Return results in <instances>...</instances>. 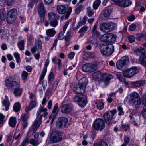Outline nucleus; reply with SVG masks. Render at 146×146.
<instances>
[{
	"instance_id": "49",
	"label": "nucleus",
	"mask_w": 146,
	"mask_h": 146,
	"mask_svg": "<svg viewBox=\"0 0 146 146\" xmlns=\"http://www.w3.org/2000/svg\"><path fill=\"white\" fill-rule=\"evenodd\" d=\"M120 128L123 130L127 131L129 129V126L128 125H123L120 127Z\"/></svg>"
},
{
	"instance_id": "61",
	"label": "nucleus",
	"mask_w": 146,
	"mask_h": 146,
	"mask_svg": "<svg viewBox=\"0 0 146 146\" xmlns=\"http://www.w3.org/2000/svg\"><path fill=\"white\" fill-rule=\"evenodd\" d=\"M117 78L121 82L123 81V78L122 77L121 75L119 73H117Z\"/></svg>"
},
{
	"instance_id": "64",
	"label": "nucleus",
	"mask_w": 146,
	"mask_h": 146,
	"mask_svg": "<svg viewBox=\"0 0 146 146\" xmlns=\"http://www.w3.org/2000/svg\"><path fill=\"white\" fill-rule=\"evenodd\" d=\"M142 114L145 119H146V109H144L142 111Z\"/></svg>"
},
{
	"instance_id": "16",
	"label": "nucleus",
	"mask_w": 146,
	"mask_h": 146,
	"mask_svg": "<svg viewBox=\"0 0 146 146\" xmlns=\"http://www.w3.org/2000/svg\"><path fill=\"white\" fill-rule=\"evenodd\" d=\"M72 105L70 103L63 105L61 107V111L64 113H68L71 111Z\"/></svg>"
},
{
	"instance_id": "21",
	"label": "nucleus",
	"mask_w": 146,
	"mask_h": 146,
	"mask_svg": "<svg viewBox=\"0 0 146 146\" xmlns=\"http://www.w3.org/2000/svg\"><path fill=\"white\" fill-rule=\"evenodd\" d=\"M69 24V22L68 21L66 23L65 25H64L63 27V31L64 32H60L58 35V38L59 39L62 40L64 38V33Z\"/></svg>"
},
{
	"instance_id": "55",
	"label": "nucleus",
	"mask_w": 146,
	"mask_h": 146,
	"mask_svg": "<svg viewBox=\"0 0 146 146\" xmlns=\"http://www.w3.org/2000/svg\"><path fill=\"white\" fill-rule=\"evenodd\" d=\"M136 25L135 24H131L129 27V29L131 31H133L136 28Z\"/></svg>"
},
{
	"instance_id": "62",
	"label": "nucleus",
	"mask_w": 146,
	"mask_h": 146,
	"mask_svg": "<svg viewBox=\"0 0 146 146\" xmlns=\"http://www.w3.org/2000/svg\"><path fill=\"white\" fill-rule=\"evenodd\" d=\"M101 75V74L100 73L98 72H94L93 74V76L94 77L95 76H97L96 77L97 78H99V77H100Z\"/></svg>"
},
{
	"instance_id": "18",
	"label": "nucleus",
	"mask_w": 146,
	"mask_h": 146,
	"mask_svg": "<svg viewBox=\"0 0 146 146\" xmlns=\"http://www.w3.org/2000/svg\"><path fill=\"white\" fill-rule=\"evenodd\" d=\"M132 2L130 0H122L118 2L117 5L123 7L129 6L131 4Z\"/></svg>"
},
{
	"instance_id": "59",
	"label": "nucleus",
	"mask_w": 146,
	"mask_h": 146,
	"mask_svg": "<svg viewBox=\"0 0 146 146\" xmlns=\"http://www.w3.org/2000/svg\"><path fill=\"white\" fill-rule=\"evenodd\" d=\"M71 38V36L70 35H69L66 36L65 38V40L67 42H69Z\"/></svg>"
},
{
	"instance_id": "40",
	"label": "nucleus",
	"mask_w": 146,
	"mask_h": 146,
	"mask_svg": "<svg viewBox=\"0 0 146 146\" xmlns=\"http://www.w3.org/2000/svg\"><path fill=\"white\" fill-rule=\"evenodd\" d=\"M89 42L93 44H97V40L95 37L92 36V37L90 38Z\"/></svg>"
},
{
	"instance_id": "41",
	"label": "nucleus",
	"mask_w": 146,
	"mask_h": 146,
	"mask_svg": "<svg viewBox=\"0 0 146 146\" xmlns=\"http://www.w3.org/2000/svg\"><path fill=\"white\" fill-rule=\"evenodd\" d=\"M107 144L104 141H101L98 144L94 145V146H107Z\"/></svg>"
},
{
	"instance_id": "11",
	"label": "nucleus",
	"mask_w": 146,
	"mask_h": 146,
	"mask_svg": "<svg viewBox=\"0 0 146 146\" xmlns=\"http://www.w3.org/2000/svg\"><path fill=\"white\" fill-rule=\"evenodd\" d=\"M138 72V69L136 67L129 69L123 72V76L127 78H130L136 74Z\"/></svg>"
},
{
	"instance_id": "47",
	"label": "nucleus",
	"mask_w": 146,
	"mask_h": 146,
	"mask_svg": "<svg viewBox=\"0 0 146 146\" xmlns=\"http://www.w3.org/2000/svg\"><path fill=\"white\" fill-rule=\"evenodd\" d=\"M14 55L15 58L17 63H19L20 60V55L19 53L15 52L14 54Z\"/></svg>"
},
{
	"instance_id": "38",
	"label": "nucleus",
	"mask_w": 146,
	"mask_h": 146,
	"mask_svg": "<svg viewBox=\"0 0 146 146\" xmlns=\"http://www.w3.org/2000/svg\"><path fill=\"white\" fill-rule=\"evenodd\" d=\"M87 13L88 16L91 17L94 14V11L93 10L91 9L90 7H89L87 8Z\"/></svg>"
},
{
	"instance_id": "44",
	"label": "nucleus",
	"mask_w": 146,
	"mask_h": 146,
	"mask_svg": "<svg viewBox=\"0 0 146 146\" xmlns=\"http://www.w3.org/2000/svg\"><path fill=\"white\" fill-rule=\"evenodd\" d=\"M28 73L25 71H23L22 73V76L23 79L25 80L27 79Z\"/></svg>"
},
{
	"instance_id": "63",
	"label": "nucleus",
	"mask_w": 146,
	"mask_h": 146,
	"mask_svg": "<svg viewBox=\"0 0 146 146\" xmlns=\"http://www.w3.org/2000/svg\"><path fill=\"white\" fill-rule=\"evenodd\" d=\"M130 141L129 138L127 137H124V142L126 144H127L129 143Z\"/></svg>"
},
{
	"instance_id": "8",
	"label": "nucleus",
	"mask_w": 146,
	"mask_h": 146,
	"mask_svg": "<svg viewBox=\"0 0 146 146\" xmlns=\"http://www.w3.org/2000/svg\"><path fill=\"white\" fill-rule=\"evenodd\" d=\"M17 15V11L16 10L12 9L10 10L7 13V19L8 23H13L16 19Z\"/></svg>"
},
{
	"instance_id": "27",
	"label": "nucleus",
	"mask_w": 146,
	"mask_h": 146,
	"mask_svg": "<svg viewBox=\"0 0 146 146\" xmlns=\"http://www.w3.org/2000/svg\"><path fill=\"white\" fill-rule=\"evenodd\" d=\"M16 123V118L15 117H11L9 120V125L12 127H14Z\"/></svg>"
},
{
	"instance_id": "15",
	"label": "nucleus",
	"mask_w": 146,
	"mask_h": 146,
	"mask_svg": "<svg viewBox=\"0 0 146 146\" xmlns=\"http://www.w3.org/2000/svg\"><path fill=\"white\" fill-rule=\"evenodd\" d=\"M6 86L9 89L14 87H19V83L15 81H11L9 79H6L5 81Z\"/></svg>"
},
{
	"instance_id": "30",
	"label": "nucleus",
	"mask_w": 146,
	"mask_h": 146,
	"mask_svg": "<svg viewBox=\"0 0 146 146\" xmlns=\"http://www.w3.org/2000/svg\"><path fill=\"white\" fill-rule=\"evenodd\" d=\"M46 34L48 36H53L56 33V31L53 29H49L46 31Z\"/></svg>"
},
{
	"instance_id": "53",
	"label": "nucleus",
	"mask_w": 146,
	"mask_h": 146,
	"mask_svg": "<svg viewBox=\"0 0 146 146\" xmlns=\"http://www.w3.org/2000/svg\"><path fill=\"white\" fill-rule=\"evenodd\" d=\"M104 104L102 102H100L97 105V108L99 110L102 109L104 108Z\"/></svg>"
},
{
	"instance_id": "28",
	"label": "nucleus",
	"mask_w": 146,
	"mask_h": 146,
	"mask_svg": "<svg viewBox=\"0 0 146 146\" xmlns=\"http://www.w3.org/2000/svg\"><path fill=\"white\" fill-rule=\"evenodd\" d=\"M36 134L34 135V138L35 139H34L32 138L31 139L30 143L33 145V146H37L39 144V139L35 138Z\"/></svg>"
},
{
	"instance_id": "12",
	"label": "nucleus",
	"mask_w": 146,
	"mask_h": 146,
	"mask_svg": "<svg viewBox=\"0 0 146 146\" xmlns=\"http://www.w3.org/2000/svg\"><path fill=\"white\" fill-rule=\"evenodd\" d=\"M130 100L135 105H139L141 104V100L139 95L135 92L133 93L131 95Z\"/></svg>"
},
{
	"instance_id": "42",
	"label": "nucleus",
	"mask_w": 146,
	"mask_h": 146,
	"mask_svg": "<svg viewBox=\"0 0 146 146\" xmlns=\"http://www.w3.org/2000/svg\"><path fill=\"white\" fill-rule=\"evenodd\" d=\"M24 42L23 40H21L18 43V46L20 50L24 49Z\"/></svg>"
},
{
	"instance_id": "1",
	"label": "nucleus",
	"mask_w": 146,
	"mask_h": 146,
	"mask_svg": "<svg viewBox=\"0 0 146 146\" xmlns=\"http://www.w3.org/2000/svg\"><path fill=\"white\" fill-rule=\"evenodd\" d=\"M88 82V80L86 78H82L79 80L78 84L74 87L73 90L74 92L77 94L84 93Z\"/></svg>"
},
{
	"instance_id": "32",
	"label": "nucleus",
	"mask_w": 146,
	"mask_h": 146,
	"mask_svg": "<svg viewBox=\"0 0 146 146\" xmlns=\"http://www.w3.org/2000/svg\"><path fill=\"white\" fill-rule=\"evenodd\" d=\"M6 99L4 100L3 102V104L5 107V110L7 111L9 109V102L7 96H5Z\"/></svg>"
},
{
	"instance_id": "13",
	"label": "nucleus",
	"mask_w": 146,
	"mask_h": 146,
	"mask_svg": "<svg viewBox=\"0 0 146 146\" xmlns=\"http://www.w3.org/2000/svg\"><path fill=\"white\" fill-rule=\"evenodd\" d=\"M117 38V36L111 33H108L102 35L100 38V40L102 42H107L112 41V40H114Z\"/></svg>"
},
{
	"instance_id": "34",
	"label": "nucleus",
	"mask_w": 146,
	"mask_h": 146,
	"mask_svg": "<svg viewBox=\"0 0 146 146\" xmlns=\"http://www.w3.org/2000/svg\"><path fill=\"white\" fill-rule=\"evenodd\" d=\"M22 91V90L21 88H19L17 87L16 88H15L13 91V93L16 96H18L20 95L21 94V93Z\"/></svg>"
},
{
	"instance_id": "5",
	"label": "nucleus",
	"mask_w": 146,
	"mask_h": 146,
	"mask_svg": "<svg viewBox=\"0 0 146 146\" xmlns=\"http://www.w3.org/2000/svg\"><path fill=\"white\" fill-rule=\"evenodd\" d=\"M62 137L61 132L59 131H54L50 135V139L52 143L58 142L62 140Z\"/></svg>"
},
{
	"instance_id": "17",
	"label": "nucleus",
	"mask_w": 146,
	"mask_h": 146,
	"mask_svg": "<svg viewBox=\"0 0 146 146\" xmlns=\"http://www.w3.org/2000/svg\"><path fill=\"white\" fill-rule=\"evenodd\" d=\"M58 112V104L56 103L54 107L52 113L50 115L49 117V119H51V124H52Z\"/></svg>"
},
{
	"instance_id": "2",
	"label": "nucleus",
	"mask_w": 146,
	"mask_h": 146,
	"mask_svg": "<svg viewBox=\"0 0 146 146\" xmlns=\"http://www.w3.org/2000/svg\"><path fill=\"white\" fill-rule=\"evenodd\" d=\"M46 110H47L46 108L42 107L40 108V110L38 111L37 113L38 115L37 117L38 118V121L36 120L33 124L32 126V129L34 133L35 132L39 127L41 123V120L42 119V117L43 116L45 119L47 116L48 113L47 112H45L43 114H42L40 116V117H38V116L41 114V112H46Z\"/></svg>"
},
{
	"instance_id": "52",
	"label": "nucleus",
	"mask_w": 146,
	"mask_h": 146,
	"mask_svg": "<svg viewBox=\"0 0 146 146\" xmlns=\"http://www.w3.org/2000/svg\"><path fill=\"white\" fill-rule=\"evenodd\" d=\"M92 36H94L95 38L98 37L100 35V33L97 31L92 32Z\"/></svg>"
},
{
	"instance_id": "48",
	"label": "nucleus",
	"mask_w": 146,
	"mask_h": 146,
	"mask_svg": "<svg viewBox=\"0 0 146 146\" xmlns=\"http://www.w3.org/2000/svg\"><path fill=\"white\" fill-rule=\"evenodd\" d=\"M46 70H47V69L45 68V69H44L43 70L41 75L40 77V81L42 80L43 78H44V77L46 74Z\"/></svg>"
},
{
	"instance_id": "10",
	"label": "nucleus",
	"mask_w": 146,
	"mask_h": 146,
	"mask_svg": "<svg viewBox=\"0 0 146 146\" xmlns=\"http://www.w3.org/2000/svg\"><path fill=\"white\" fill-rule=\"evenodd\" d=\"M93 126L95 129L101 131L105 127V123L102 119L99 118L95 121Z\"/></svg>"
},
{
	"instance_id": "19",
	"label": "nucleus",
	"mask_w": 146,
	"mask_h": 146,
	"mask_svg": "<svg viewBox=\"0 0 146 146\" xmlns=\"http://www.w3.org/2000/svg\"><path fill=\"white\" fill-rule=\"evenodd\" d=\"M112 11V9L110 7H107L103 11V15L105 17H109Z\"/></svg>"
},
{
	"instance_id": "35",
	"label": "nucleus",
	"mask_w": 146,
	"mask_h": 146,
	"mask_svg": "<svg viewBox=\"0 0 146 146\" xmlns=\"http://www.w3.org/2000/svg\"><path fill=\"white\" fill-rule=\"evenodd\" d=\"M58 120L64 125V127H66V125L68 121V119L64 117H60Z\"/></svg>"
},
{
	"instance_id": "23",
	"label": "nucleus",
	"mask_w": 146,
	"mask_h": 146,
	"mask_svg": "<svg viewBox=\"0 0 146 146\" xmlns=\"http://www.w3.org/2000/svg\"><path fill=\"white\" fill-rule=\"evenodd\" d=\"M145 82L143 80L131 82V84L135 87H139L143 85Z\"/></svg>"
},
{
	"instance_id": "26",
	"label": "nucleus",
	"mask_w": 146,
	"mask_h": 146,
	"mask_svg": "<svg viewBox=\"0 0 146 146\" xmlns=\"http://www.w3.org/2000/svg\"><path fill=\"white\" fill-rule=\"evenodd\" d=\"M38 10L40 14H45V11L43 3H40L38 5Z\"/></svg>"
},
{
	"instance_id": "7",
	"label": "nucleus",
	"mask_w": 146,
	"mask_h": 146,
	"mask_svg": "<svg viewBox=\"0 0 146 146\" xmlns=\"http://www.w3.org/2000/svg\"><path fill=\"white\" fill-rule=\"evenodd\" d=\"M116 112V110H113L110 111L106 112L103 115L104 118L107 124H110L112 122L113 116Z\"/></svg>"
},
{
	"instance_id": "50",
	"label": "nucleus",
	"mask_w": 146,
	"mask_h": 146,
	"mask_svg": "<svg viewBox=\"0 0 146 146\" xmlns=\"http://www.w3.org/2000/svg\"><path fill=\"white\" fill-rule=\"evenodd\" d=\"M56 127L59 128H61L64 127V125L62 124V123L58 120V121L56 123Z\"/></svg>"
},
{
	"instance_id": "24",
	"label": "nucleus",
	"mask_w": 146,
	"mask_h": 146,
	"mask_svg": "<svg viewBox=\"0 0 146 146\" xmlns=\"http://www.w3.org/2000/svg\"><path fill=\"white\" fill-rule=\"evenodd\" d=\"M48 16L50 21L54 19L57 20L59 19L58 16L57 15L53 12H51L48 13Z\"/></svg>"
},
{
	"instance_id": "51",
	"label": "nucleus",
	"mask_w": 146,
	"mask_h": 146,
	"mask_svg": "<svg viewBox=\"0 0 146 146\" xmlns=\"http://www.w3.org/2000/svg\"><path fill=\"white\" fill-rule=\"evenodd\" d=\"M68 10L69 11H67L65 15V17L66 19H68V17L69 16L72 11V8L70 7H69L68 8Z\"/></svg>"
},
{
	"instance_id": "29",
	"label": "nucleus",
	"mask_w": 146,
	"mask_h": 146,
	"mask_svg": "<svg viewBox=\"0 0 146 146\" xmlns=\"http://www.w3.org/2000/svg\"><path fill=\"white\" fill-rule=\"evenodd\" d=\"M38 52H40L42 50V43L40 40H37L36 42L35 46Z\"/></svg>"
},
{
	"instance_id": "36",
	"label": "nucleus",
	"mask_w": 146,
	"mask_h": 146,
	"mask_svg": "<svg viewBox=\"0 0 146 146\" xmlns=\"http://www.w3.org/2000/svg\"><path fill=\"white\" fill-rule=\"evenodd\" d=\"M101 3L100 0H96L93 3V7L95 10H96L99 6Z\"/></svg>"
},
{
	"instance_id": "37",
	"label": "nucleus",
	"mask_w": 146,
	"mask_h": 146,
	"mask_svg": "<svg viewBox=\"0 0 146 146\" xmlns=\"http://www.w3.org/2000/svg\"><path fill=\"white\" fill-rule=\"evenodd\" d=\"M21 106L19 103L17 102L15 103L13 106V110L15 112H18L20 109Z\"/></svg>"
},
{
	"instance_id": "54",
	"label": "nucleus",
	"mask_w": 146,
	"mask_h": 146,
	"mask_svg": "<svg viewBox=\"0 0 146 146\" xmlns=\"http://www.w3.org/2000/svg\"><path fill=\"white\" fill-rule=\"evenodd\" d=\"M88 27L86 26H84L79 31V32L80 33H82L85 32L87 30Z\"/></svg>"
},
{
	"instance_id": "6",
	"label": "nucleus",
	"mask_w": 146,
	"mask_h": 146,
	"mask_svg": "<svg viewBox=\"0 0 146 146\" xmlns=\"http://www.w3.org/2000/svg\"><path fill=\"white\" fill-rule=\"evenodd\" d=\"M129 58L127 56L123 57L121 60H118L116 63L117 68L121 70H123L125 68V65L128 63Z\"/></svg>"
},
{
	"instance_id": "39",
	"label": "nucleus",
	"mask_w": 146,
	"mask_h": 146,
	"mask_svg": "<svg viewBox=\"0 0 146 146\" xmlns=\"http://www.w3.org/2000/svg\"><path fill=\"white\" fill-rule=\"evenodd\" d=\"M23 115L21 117V119L23 121H26L28 119L29 116V113L27 112Z\"/></svg>"
},
{
	"instance_id": "31",
	"label": "nucleus",
	"mask_w": 146,
	"mask_h": 146,
	"mask_svg": "<svg viewBox=\"0 0 146 146\" xmlns=\"http://www.w3.org/2000/svg\"><path fill=\"white\" fill-rule=\"evenodd\" d=\"M112 78V76L111 74H106L105 75L104 81L106 85L108 84L109 81Z\"/></svg>"
},
{
	"instance_id": "58",
	"label": "nucleus",
	"mask_w": 146,
	"mask_h": 146,
	"mask_svg": "<svg viewBox=\"0 0 146 146\" xmlns=\"http://www.w3.org/2000/svg\"><path fill=\"white\" fill-rule=\"evenodd\" d=\"M7 4L9 6L11 5L14 3V0H6Z\"/></svg>"
},
{
	"instance_id": "46",
	"label": "nucleus",
	"mask_w": 146,
	"mask_h": 146,
	"mask_svg": "<svg viewBox=\"0 0 146 146\" xmlns=\"http://www.w3.org/2000/svg\"><path fill=\"white\" fill-rule=\"evenodd\" d=\"M6 17V13L3 11L0 12V19L2 20H4Z\"/></svg>"
},
{
	"instance_id": "4",
	"label": "nucleus",
	"mask_w": 146,
	"mask_h": 146,
	"mask_svg": "<svg viewBox=\"0 0 146 146\" xmlns=\"http://www.w3.org/2000/svg\"><path fill=\"white\" fill-rule=\"evenodd\" d=\"M115 27V24L112 23H104L100 26L101 30L105 33H108L113 30Z\"/></svg>"
},
{
	"instance_id": "43",
	"label": "nucleus",
	"mask_w": 146,
	"mask_h": 146,
	"mask_svg": "<svg viewBox=\"0 0 146 146\" xmlns=\"http://www.w3.org/2000/svg\"><path fill=\"white\" fill-rule=\"evenodd\" d=\"M83 8V6L81 5L76 6L75 12L77 14L79 13L81 11V9Z\"/></svg>"
},
{
	"instance_id": "14",
	"label": "nucleus",
	"mask_w": 146,
	"mask_h": 146,
	"mask_svg": "<svg viewBox=\"0 0 146 146\" xmlns=\"http://www.w3.org/2000/svg\"><path fill=\"white\" fill-rule=\"evenodd\" d=\"M96 64L91 63H86L82 67V70L85 72H91L96 70Z\"/></svg>"
},
{
	"instance_id": "57",
	"label": "nucleus",
	"mask_w": 146,
	"mask_h": 146,
	"mask_svg": "<svg viewBox=\"0 0 146 146\" xmlns=\"http://www.w3.org/2000/svg\"><path fill=\"white\" fill-rule=\"evenodd\" d=\"M118 110L119 111L118 114L119 115H121L123 114L124 112L123 111V108L121 106H119L118 107Z\"/></svg>"
},
{
	"instance_id": "56",
	"label": "nucleus",
	"mask_w": 146,
	"mask_h": 146,
	"mask_svg": "<svg viewBox=\"0 0 146 146\" xmlns=\"http://www.w3.org/2000/svg\"><path fill=\"white\" fill-rule=\"evenodd\" d=\"M128 40L130 42L132 43L135 41V38L133 36H130L128 37Z\"/></svg>"
},
{
	"instance_id": "60",
	"label": "nucleus",
	"mask_w": 146,
	"mask_h": 146,
	"mask_svg": "<svg viewBox=\"0 0 146 146\" xmlns=\"http://www.w3.org/2000/svg\"><path fill=\"white\" fill-rule=\"evenodd\" d=\"M4 118V116L2 114L0 113V124L3 123Z\"/></svg>"
},
{
	"instance_id": "45",
	"label": "nucleus",
	"mask_w": 146,
	"mask_h": 146,
	"mask_svg": "<svg viewBox=\"0 0 146 146\" xmlns=\"http://www.w3.org/2000/svg\"><path fill=\"white\" fill-rule=\"evenodd\" d=\"M50 24L51 26L53 27H56L58 24L57 20L54 19L50 21Z\"/></svg>"
},
{
	"instance_id": "20",
	"label": "nucleus",
	"mask_w": 146,
	"mask_h": 146,
	"mask_svg": "<svg viewBox=\"0 0 146 146\" xmlns=\"http://www.w3.org/2000/svg\"><path fill=\"white\" fill-rule=\"evenodd\" d=\"M57 10L59 13L62 14L66 12V8L64 5H59L57 6Z\"/></svg>"
},
{
	"instance_id": "33",
	"label": "nucleus",
	"mask_w": 146,
	"mask_h": 146,
	"mask_svg": "<svg viewBox=\"0 0 146 146\" xmlns=\"http://www.w3.org/2000/svg\"><path fill=\"white\" fill-rule=\"evenodd\" d=\"M139 62L142 65H144L145 64V62H146V56L145 55H142L140 56L138 60Z\"/></svg>"
},
{
	"instance_id": "9",
	"label": "nucleus",
	"mask_w": 146,
	"mask_h": 146,
	"mask_svg": "<svg viewBox=\"0 0 146 146\" xmlns=\"http://www.w3.org/2000/svg\"><path fill=\"white\" fill-rule=\"evenodd\" d=\"M75 102H78V104L81 107L85 106L87 103V97L85 95L76 96L73 98Z\"/></svg>"
},
{
	"instance_id": "25",
	"label": "nucleus",
	"mask_w": 146,
	"mask_h": 146,
	"mask_svg": "<svg viewBox=\"0 0 146 146\" xmlns=\"http://www.w3.org/2000/svg\"><path fill=\"white\" fill-rule=\"evenodd\" d=\"M137 55L141 56L142 55H145V49L143 48L140 47L137 49L135 51Z\"/></svg>"
},
{
	"instance_id": "22",
	"label": "nucleus",
	"mask_w": 146,
	"mask_h": 146,
	"mask_svg": "<svg viewBox=\"0 0 146 146\" xmlns=\"http://www.w3.org/2000/svg\"><path fill=\"white\" fill-rule=\"evenodd\" d=\"M36 104V103L35 101H32L31 102L29 106L26 107L25 109V111L28 112V111H30L35 106Z\"/></svg>"
},
{
	"instance_id": "3",
	"label": "nucleus",
	"mask_w": 146,
	"mask_h": 146,
	"mask_svg": "<svg viewBox=\"0 0 146 146\" xmlns=\"http://www.w3.org/2000/svg\"><path fill=\"white\" fill-rule=\"evenodd\" d=\"M100 50L103 55L110 56L114 51V46L111 44L104 43L101 46Z\"/></svg>"
}]
</instances>
